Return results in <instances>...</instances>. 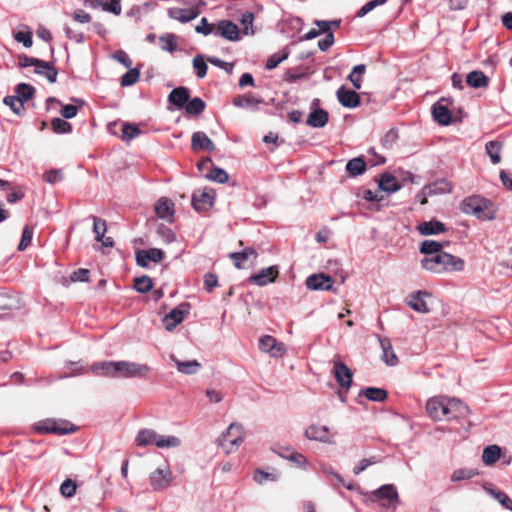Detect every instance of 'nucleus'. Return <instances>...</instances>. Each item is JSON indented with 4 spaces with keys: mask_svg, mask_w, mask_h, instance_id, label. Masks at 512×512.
Here are the masks:
<instances>
[{
    "mask_svg": "<svg viewBox=\"0 0 512 512\" xmlns=\"http://www.w3.org/2000/svg\"><path fill=\"white\" fill-rule=\"evenodd\" d=\"M277 275V268L275 266H270L268 268L262 269L257 274L250 276L248 281L257 286H265L269 283L274 282Z\"/></svg>",
    "mask_w": 512,
    "mask_h": 512,
    "instance_id": "aec40b11",
    "label": "nucleus"
},
{
    "mask_svg": "<svg viewBox=\"0 0 512 512\" xmlns=\"http://www.w3.org/2000/svg\"><path fill=\"white\" fill-rule=\"evenodd\" d=\"M501 455V449L497 445H490L483 450L482 460L486 465H492Z\"/></svg>",
    "mask_w": 512,
    "mask_h": 512,
    "instance_id": "ea45409f",
    "label": "nucleus"
},
{
    "mask_svg": "<svg viewBox=\"0 0 512 512\" xmlns=\"http://www.w3.org/2000/svg\"><path fill=\"white\" fill-rule=\"evenodd\" d=\"M338 101L343 107L356 108L360 105V95L355 90L347 89L345 86H341L336 91Z\"/></svg>",
    "mask_w": 512,
    "mask_h": 512,
    "instance_id": "ddd939ff",
    "label": "nucleus"
},
{
    "mask_svg": "<svg viewBox=\"0 0 512 512\" xmlns=\"http://www.w3.org/2000/svg\"><path fill=\"white\" fill-rule=\"evenodd\" d=\"M153 287L152 279L149 276L143 275L136 277L134 280V288L139 293H147Z\"/></svg>",
    "mask_w": 512,
    "mask_h": 512,
    "instance_id": "8fccbe9b",
    "label": "nucleus"
},
{
    "mask_svg": "<svg viewBox=\"0 0 512 512\" xmlns=\"http://www.w3.org/2000/svg\"><path fill=\"white\" fill-rule=\"evenodd\" d=\"M193 67L198 78L206 76L208 67L202 55H196L193 58Z\"/></svg>",
    "mask_w": 512,
    "mask_h": 512,
    "instance_id": "4d7b16f0",
    "label": "nucleus"
},
{
    "mask_svg": "<svg viewBox=\"0 0 512 512\" xmlns=\"http://www.w3.org/2000/svg\"><path fill=\"white\" fill-rule=\"evenodd\" d=\"M320 100L315 98L311 102V112L309 113L306 124L312 128H322L329 121V114L326 110L319 108Z\"/></svg>",
    "mask_w": 512,
    "mask_h": 512,
    "instance_id": "9d476101",
    "label": "nucleus"
},
{
    "mask_svg": "<svg viewBox=\"0 0 512 512\" xmlns=\"http://www.w3.org/2000/svg\"><path fill=\"white\" fill-rule=\"evenodd\" d=\"M155 212L159 218L170 219L174 213V204L167 198H160L155 205Z\"/></svg>",
    "mask_w": 512,
    "mask_h": 512,
    "instance_id": "2f4dec72",
    "label": "nucleus"
},
{
    "mask_svg": "<svg viewBox=\"0 0 512 512\" xmlns=\"http://www.w3.org/2000/svg\"><path fill=\"white\" fill-rule=\"evenodd\" d=\"M422 191L427 196L445 194L452 191V185L446 179H439L424 186Z\"/></svg>",
    "mask_w": 512,
    "mask_h": 512,
    "instance_id": "5701e85b",
    "label": "nucleus"
},
{
    "mask_svg": "<svg viewBox=\"0 0 512 512\" xmlns=\"http://www.w3.org/2000/svg\"><path fill=\"white\" fill-rule=\"evenodd\" d=\"M140 134V129L135 124L124 123L122 127V137L125 140H132Z\"/></svg>",
    "mask_w": 512,
    "mask_h": 512,
    "instance_id": "052dcab7",
    "label": "nucleus"
},
{
    "mask_svg": "<svg viewBox=\"0 0 512 512\" xmlns=\"http://www.w3.org/2000/svg\"><path fill=\"white\" fill-rule=\"evenodd\" d=\"M191 147L194 151L206 150L214 151L215 145L213 141L201 131L194 132L191 138Z\"/></svg>",
    "mask_w": 512,
    "mask_h": 512,
    "instance_id": "4be33fe9",
    "label": "nucleus"
},
{
    "mask_svg": "<svg viewBox=\"0 0 512 512\" xmlns=\"http://www.w3.org/2000/svg\"><path fill=\"white\" fill-rule=\"evenodd\" d=\"M170 360L174 362L177 370L185 375L196 374L201 368V364L197 360L180 361L175 355H170Z\"/></svg>",
    "mask_w": 512,
    "mask_h": 512,
    "instance_id": "393cba45",
    "label": "nucleus"
},
{
    "mask_svg": "<svg viewBox=\"0 0 512 512\" xmlns=\"http://www.w3.org/2000/svg\"><path fill=\"white\" fill-rule=\"evenodd\" d=\"M116 369H118L116 361L97 362L91 366V371L95 375H104L113 378H117Z\"/></svg>",
    "mask_w": 512,
    "mask_h": 512,
    "instance_id": "a878e982",
    "label": "nucleus"
},
{
    "mask_svg": "<svg viewBox=\"0 0 512 512\" xmlns=\"http://www.w3.org/2000/svg\"><path fill=\"white\" fill-rule=\"evenodd\" d=\"M77 485L71 479H66L60 486V493L66 498H71L76 493Z\"/></svg>",
    "mask_w": 512,
    "mask_h": 512,
    "instance_id": "680f3d73",
    "label": "nucleus"
},
{
    "mask_svg": "<svg viewBox=\"0 0 512 512\" xmlns=\"http://www.w3.org/2000/svg\"><path fill=\"white\" fill-rule=\"evenodd\" d=\"M334 280L325 274H313L306 280V285L311 290L329 291L333 288Z\"/></svg>",
    "mask_w": 512,
    "mask_h": 512,
    "instance_id": "4468645a",
    "label": "nucleus"
},
{
    "mask_svg": "<svg viewBox=\"0 0 512 512\" xmlns=\"http://www.w3.org/2000/svg\"><path fill=\"white\" fill-rule=\"evenodd\" d=\"M34 429L39 434L67 435L76 432L77 426L68 420L47 418L36 422Z\"/></svg>",
    "mask_w": 512,
    "mask_h": 512,
    "instance_id": "20e7f679",
    "label": "nucleus"
},
{
    "mask_svg": "<svg viewBox=\"0 0 512 512\" xmlns=\"http://www.w3.org/2000/svg\"><path fill=\"white\" fill-rule=\"evenodd\" d=\"M366 162L363 158L357 157L349 160L346 164V171L351 177L362 175L366 171Z\"/></svg>",
    "mask_w": 512,
    "mask_h": 512,
    "instance_id": "c9c22d12",
    "label": "nucleus"
},
{
    "mask_svg": "<svg viewBox=\"0 0 512 512\" xmlns=\"http://www.w3.org/2000/svg\"><path fill=\"white\" fill-rule=\"evenodd\" d=\"M117 378H133L145 377L148 375L150 368L145 364H138L129 361H116Z\"/></svg>",
    "mask_w": 512,
    "mask_h": 512,
    "instance_id": "0eeeda50",
    "label": "nucleus"
},
{
    "mask_svg": "<svg viewBox=\"0 0 512 512\" xmlns=\"http://www.w3.org/2000/svg\"><path fill=\"white\" fill-rule=\"evenodd\" d=\"M478 475L477 470L472 468H461L453 471L451 475L452 482H458L462 480H468Z\"/></svg>",
    "mask_w": 512,
    "mask_h": 512,
    "instance_id": "09e8293b",
    "label": "nucleus"
},
{
    "mask_svg": "<svg viewBox=\"0 0 512 512\" xmlns=\"http://www.w3.org/2000/svg\"><path fill=\"white\" fill-rule=\"evenodd\" d=\"M250 256H257L256 251L253 248H246L241 252L230 253L229 257L234 261L236 268H241V262L246 261Z\"/></svg>",
    "mask_w": 512,
    "mask_h": 512,
    "instance_id": "a18cd8bd",
    "label": "nucleus"
},
{
    "mask_svg": "<svg viewBox=\"0 0 512 512\" xmlns=\"http://www.w3.org/2000/svg\"><path fill=\"white\" fill-rule=\"evenodd\" d=\"M150 484L155 491L167 488L172 481V472L167 465L158 467L150 474Z\"/></svg>",
    "mask_w": 512,
    "mask_h": 512,
    "instance_id": "f8f14e48",
    "label": "nucleus"
},
{
    "mask_svg": "<svg viewBox=\"0 0 512 512\" xmlns=\"http://www.w3.org/2000/svg\"><path fill=\"white\" fill-rule=\"evenodd\" d=\"M427 296H429V294L425 291H417L416 293H412L409 297L410 299L408 301V305L416 312L428 313L429 308L424 300V297Z\"/></svg>",
    "mask_w": 512,
    "mask_h": 512,
    "instance_id": "cd10ccee",
    "label": "nucleus"
},
{
    "mask_svg": "<svg viewBox=\"0 0 512 512\" xmlns=\"http://www.w3.org/2000/svg\"><path fill=\"white\" fill-rule=\"evenodd\" d=\"M184 107L188 114L197 116L205 110L206 104L200 97H194L189 99Z\"/></svg>",
    "mask_w": 512,
    "mask_h": 512,
    "instance_id": "58836bf2",
    "label": "nucleus"
},
{
    "mask_svg": "<svg viewBox=\"0 0 512 512\" xmlns=\"http://www.w3.org/2000/svg\"><path fill=\"white\" fill-rule=\"evenodd\" d=\"M360 395H363L368 400L374 402H383L388 397V393L386 390L377 387H367L360 392Z\"/></svg>",
    "mask_w": 512,
    "mask_h": 512,
    "instance_id": "4c0bfd02",
    "label": "nucleus"
},
{
    "mask_svg": "<svg viewBox=\"0 0 512 512\" xmlns=\"http://www.w3.org/2000/svg\"><path fill=\"white\" fill-rule=\"evenodd\" d=\"M200 14V10L197 7L183 9L178 7H173L168 9V16L171 19L177 20L181 23H188L194 19H196Z\"/></svg>",
    "mask_w": 512,
    "mask_h": 512,
    "instance_id": "a211bd4d",
    "label": "nucleus"
},
{
    "mask_svg": "<svg viewBox=\"0 0 512 512\" xmlns=\"http://www.w3.org/2000/svg\"><path fill=\"white\" fill-rule=\"evenodd\" d=\"M140 76L137 68H129V70L121 77V86L127 87L135 84Z\"/></svg>",
    "mask_w": 512,
    "mask_h": 512,
    "instance_id": "5fc2aeb1",
    "label": "nucleus"
},
{
    "mask_svg": "<svg viewBox=\"0 0 512 512\" xmlns=\"http://www.w3.org/2000/svg\"><path fill=\"white\" fill-rule=\"evenodd\" d=\"M93 219V232L95 240L101 242L104 247H113L114 241L111 237H105L107 231V223L104 219L92 216Z\"/></svg>",
    "mask_w": 512,
    "mask_h": 512,
    "instance_id": "6ab92c4d",
    "label": "nucleus"
},
{
    "mask_svg": "<svg viewBox=\"0 0 512 512\" xmlns=\"http://www.w3.org/2000/svg\"><path fill=\"white\" fill-rule=\"evenodd\" d=\"M305 436L312 441L331 444L332 440L327 426L310 425L305 430Z\"/></svg>",
    "mask_w": 512,
    "mask_h": 512,
    "instance_id": "412c9836",
    "label": "nucleus"
},
{
    "mask_svg": "<svg viewBox=\"0 0 512 512\" xmlns=\"http://www.w3.org/2000/svg\"><path fill=\"white\" fill-rule=\"evenodd\" d=\"M388 0H371L363 5L357 12L358 17H364L378 6L384 5Z\"/></svg>",
    "mask_w": 512,
    "mask_h": 512,
    "instance_id": "e2e57ef3",
    "label": "nucleus"
},
{
    "mask_svg": "<svg viewBox=\"0 0 512 512\" xmlns=\"http://www.w3.org/2000/svg\"><path fill=\"white\" fill-rule=\"evenodd\" d=\"M378 186L380 190L388 193L396 192L401 188L396 177L390 174H383L379 180Z\"/></svg>",
    "mask_w": 512,
    "mask_h": 512,
    "instance_id": "72a5a7b5",
    "label": "nucleus"
},
{
    "mask_svg": "<svg viewBox=\"0 0 512 512\" xmlns=\"http://www.w3.org/2000/svg\"><path fill=\"white\" fill-rule=\"evenodd\" d=\"M33 238V229L26 225L22 230L20 242L18 244V250L24 251L30 244Z\"/></svg>",
    "mask_w": 512,
    "mask_h": 512,
    "instance_id": "13d9d810",
    "label": "nucleus"
},
{
    "mask_svg": "<svg viewBox=\"0 0 512 512\" xmlns=\"http://www.w3.org/2000/svg\"><path fill=\"white\" fill-rule=\"evenodd\" d=\"M215 35L229 41H237L239 39V28L230 20H221L217 24Z\"/></svg>",
    "mask_w": 512,
    "mask_h": 512,
    "instance_id": "dca6fc26",
    "label": "nucleus"
},
{
    "mask_svg": "<svg viewBox=\"0 0 512 512\" xmlns=\"http://www.w3.org/2000/svg\"><path fill=\"white\" fill-rule=\"evenodd\" d=\"M44 180L49 184H56L63 180V172L61 169H52L44 174Z\"/></svg>",
    "mask_w": 512,
    "mask_h": 512,
    "instance_id": "0e129e2a",
    "label": "nucleus"
},
{
    "mask_svg": "<svg viewBox=\"0 0 512 512\" xmlns=\"http://www.w3.org/2000/svg\"><path fill=\"white\" fill-rule=\"evenodd\" d=\"M366 72L365 64H358L353 67L351 73L348 75L347 79L351 82L355 90H359L362 87L363 75Z\"/></svg>",
    "mask_w": 512,
    "mask_h": 512,
    "instance_id": "e433bc0d",
    "label": "nucleus"
},
{
    "mask_svg": "<svg viewBox=\"0 0 512 512\" xmlns=\"http://www.w3.org/2000/svg\"><path fill=\"white\" fill-rule=\"evenodd\" d=\"M464 265L465 262L462 258L444 251L431 256H425L421 260V267L433 273L461 271L464 269Z\"/></svg>",
    "mask_w": 512,
    "mask_h": 512,
    "instance_id": "f03ea898",
    "label": "nucleus"
},
{
    "mask_svg": "<svg viewBox=\"0 0 512 512\" xmlns=\"http://www.w3.org/2000/svg\"><path fill=\"white\" fill-rule=\"evenodd\" d=\"M19 65L21 67L34 66L36 68L37 65L44 67L46 66V61L23 55L19 58Z\"/></svg>",
    "mask_w": 512,
    "mask_h": 512,
    "instance_id": "69168bd1",
    "label": "nucleus"
},
{
    "mask_svg": "<svg viewBox=\"0 0 512 512\" xmlns=\"http://www.w3.org/2000/svg\"><path fill=\"white\" fill-rule=\"evenodd\" d=\"M136 443L138 446L155 445L158 448H175L181 445V440L172 435H159L152 429H142L137 433Z\"/></svg>",
    "mask_w": 512,
    "mask_h": 512,
    "instance_id": "7ed1b4c3",
    "label": "nucleus"
},
{
    "mask_svg": "<svg viewBox=\"0 0 512 512\" xmlns=\"http://www.w3.org/2000/svg\"><path fill=\"white\" fill-rule=\"evenodd\" d=\"M35 73L45 76L50 83H55L57 80L58 71L49 62H46V66L44 67L37 65Z\"/></svg>",
    "mask_w": 512,
    "mask_h": 512,
    "instance_id": "49530a36",
    "label": "nucleus"
},
{
    "mask_svg": "<svg viewBox=\"0 0 512 512\" xmlns=\"http://www.w3.org/2000/svg\"><path fill=\"white\" fill-rule=\"evenodd\" d=\"M244 440L243 427L241 424L231 423L226 432L222 433L217 439V444L222 447L226 454L233 451Z\"/></svg>",
    "mask_w": 512,
    "mask_h": 512,
    "instance_id": "39448f33",
    "label": "nucleus"
},
{
    "mask_svg": "<svg viewBox=\"0 0 512 512\" xmlns=\"http://www.w3.org/2000/svg\"><path fill=\"white\" fill-rule=\"evenodd\" d=\"M262 99L256 97L252 93L238 95L233 99V105L238 108H251L256 109L262 103Z\"/></svg>",
    "mask_w": 512,
    "mask_h": 512,
    "instance_id": "c85d7f7f",
    "label": "nucleus"
},
{
    "mask_svg": "<svg viewBox=\"0 0 512 512\" xmlns=\"http://www.w3.org/2000/svg\"><path fill=\"white\" fill-rule=\"evenodd\" d=\"M214 30V24L209 23L208 20L203 17L200 21V24L195 27V31L199 34H203L205 36L211 34Z\"/></svg>",
    "mask_w": 512,
    "mask_h": 512,
    "instance_id": "774afa93",
    "label": "nucleus"
},
{
    "mask_svg": "<svg viewBox=\"0 0 512 512\" xmlns=\"http://www.w3.org/2000/svg\"><path fill=\"white\" fill-rule=\"evenodd\" d=\"M502 144L498 141H489L485 145L486 153L491 159V162L493 164H497L501 160L500 156V150H501Z\"/></svg>",
    "mask_w": 512,
    "mask_h": 512,
    "instance_id": "37998d69",
    "label": "nucleus"
},
{
    "mask_svg": "<svg viewBox=\"0 0 512 512\" xmlns=\"http://www.w3.org/2000/svg\"><path fill=\"white\" fill-rule=\"evenodd\" d=\"M3 103L8 106L16 115H21L24 111V104L21 103L19 97L6 96L3 99Z\"/></svg>",
    "mask_w": 512,
    "mask_h": 512,
    "instance_id": "3c124183",
    "label": "nucleus"
},
{
    "mask_svg": "<svg viewBox=\"0 0 512 512\" xmlns=\"http://www.w3.org/2000/svg\"><path fill=\"white\" fill-rule=\"evenodd\" d=\"M421 235H437L446 231L445 225L437 220L425 221L417 227Z\"/></svg>",
    "mask_w": 512,
    "mask_h": 512,
    "instance_id": "bb28decb",
    "label": "nucleus"
},
{
    "mask_svg": "<svg viewBox=\"0 0 512 512\" xmlns=\"http://www.w3.org/2000/svg\"><path fill=\"white\" fill-rule=\"evenodd\" d=\"M466 83L473 88H483L488 86L489 78L482 71L474 70L467 74Z\"/></svg>",
    "mask_w": 512,
    "mask_h": 512,
    "instance_id": "473e14b6",
    "label": "nucleus"
},
{
    "mask_svg": "<svg viewBox=\"0 0 512 512\" xmlns=\"http://www.w3.org/2000/svg\"><path fill=\"white\" fill-rule=\"evenodd\" d=\"M380 462H381V457H378V456L364 458L353 468V473H354V475H359L364 470H366L369 466L380 463Z\"/></svg>",
    "mask_w": 512,
    "mask_h": 512,
    "instance_id": "864d4df0",
    "label": "nucleus"
},
{
    "mask_svg": "<svg viewBox=\"0 0 512 512\" xmlns=\"http://www.w3.org/2000/svg\"><path fill=\"white\" fill-rule=\"evenodd\" d=\"M420 252L425 256H431L442 252V244L434 240H424L419 248Z\"/></svg>",
    "mask_w": 512,
    "mask_h": 512,
    "instance_id": "79ce46f5",
    "label": "nucleus"
},
{
    "mask_svg": "<svg viewBox=\"0 0 512 512\" xmlns=\"http://www.w3.org/2000/svg\"><path fill=\"white\" fill-rule=\"evenodd\" d=\"M214 191L212 189H199L192 194L191 204L197 212H204L213 206Z\"/></svg>",
    "mask_w": 512,
    "mask_h": 512,
    "instance_id": "9b49d317",
    "label": "nucleus"
},
{
    "mask_svg": "<svg viewBox=\"0 0 512 512\" xmlns=\"http://www.w3.org/2000/svg\"><path fill=\"white\" fill-rule=\"evenodd\" d=\"M161 49L174 52L177 49L176 36L174 34H166L160 37Z\"/></svg>",
    "mask_w": 512,
    "mask_h": 512,
    "instance_id": "bf43d9fd",
    "label": "nucleus"
},
{
    "mask_svg": "<svg viewBox=\"0 0 512 512\" xmlns=\"http://www.w3.org/2000/svg\"><path fill=\"white\" fill-rule=\"evenodd\" d=\"M426 412L432 420L442 421L463 418L468 415L469 408L457 398L436 396L427 400Z\"/></svg>",
    "mask_w": 512,
    "mask_h": 512,
    "instance_id": "f257e3e1",
    "label": "nucleus"
},
{
    "mask_svg": "<svg viewBox=\"0 0 512 512\" xmlns=\"http://www.w3.org/2000/svg\"><path fill=\"white\" fill-rule=\"evenodd\" d=\"M253 478H254L255 482H257L258 484H263L267 480H270V481H276L277 480V476L275 474L265 472V471H263L261 469H257L254 472V477Z\"/></svg>",
    "mask_w": 512,
    "mask_h": 512,
    "instance_id": "338daca9",
    "label": "nucleus"
},
{
    "mask_svg": "<svg viewBox=\"0 0 512 512\" xmlns=\"http://www.w3.org/2000/svg\"><path fill=\"white\" fill-rule=\"evenodd\" d=\"M207 178L217 183L223 184L228 181L229 176L224 169L215 167L211 169V171L207 174Z\"/></svg>",
    "mask_w": 512,
    "mask_h": 512,
    "instance_id": "6e6d98bb",
    "label": "nucleus"
},
{
    "mask_svg": "<svg viewBox=\"0 0 512 512\" xmlns=\"http://www.w3.org/2000/svg\"><path fill=\"white\" fill-rule=\"evenodd\" d=\"M490 201L478 196H468L464 198L460 204V209L463 213L476 216L477 218L486 219L485 211L487 210Z\"/></svg>",
    "mask_w": 512,
    "mask_h": 512,
    "instance_id": "423d86ee",
    "label": "nucleus"
},
{
    "mask_svg": "<svg viewBox=\"0 0 512 512\" xmlns=\"http://www.w3.org/2000/svg\"><path fill=\"white\" fill-rule=\"evenodd\" d=\"M51 128L56 134H67L72 131V125L59 117H55L51 120Z\"/></svg>",
    "mask_w": 512,
    "mask_h": 512,
    "instance_id": "de8ad7c7",
    "label": "nucleus"
},
{
    "mask_svg": "<svg viewBox=\"0 0 512 512\" xmlns=\"http://www.w3.org/2000/svg\"><path fill=\"white\" fill-rule=\"evenodd\" d=\"M190 98V91L184 86L174 88L168 95V101L177 108H183Z\"/></svg>",
    "mask_w": 512,
    "mask_h": 512,
    "instance_id": "b1692460",
    "label": "nucleus"
},
{
    "mask_svg": "<svg viewBox=\"0 0 512 512\" xmlns=\"http://www.w3.org/2000/svg\"><path fill=\"white\" fill-rule=\"evenodd\" d=\"M373 495L377 500L383 501V507L395 510L399 504V495L393 484L382 485L373 492Z\"/></svg>",
    "mask_w": 512,
    "mask_h": 512,
    "instance_id": "6e6552de",
    "label": "nucleus"
},
{
    "mask_svg": "<svg viewBox=\"0 0 512 512\" xmlns=\"http://www.w3.org/2000/svg\"><path fill=\"white\" fill-rule=\"evenodd\" d=\"M186 308V311L189 308V304L184 303L174 309H172L168 314H166L163 318V324L165 329L168 331H172L178 324H180L184 319L185 311L183 308Z\"/></svg>",
    "mask_w": 512,
    "mask_h": 512,
    "instance_id": "f3484780",
    "label": "nucleus"
},
{
    "mask_svg": "<svg viewBox=\"0 0 512 512\" xmlns=\"http://www.w3.org/2000/svg\"><path fill=\"white\" fill-rule=\"evenodd\" d=\"M164 258V252L158 248H151L148 250H140L136 253V262L141 267H147L149 263H158Z\"/></svg>",
    "mask_w": 512,
    "mask_h": 512,
    "instance_id": "2eb2a0df",
    "label": "nucleus"
},
{
    "mask_svg": "<svg viewBox=\"0 0 512 512\" xmlns=\"http://www.w3.org/2000/svg\"><path fill=\"white\" fill-rule=\"evenodd\" d=\"M239 20H240L241 24L243 25L242 32L245 35L254 34V30H253L254 14L252 12H250V11L244 12L241 15Z\"/></svg>",
    "mask_w": 512,
    "mask_h": 512,
    "instance_id": "603ef678",
    "label": "nucleus"
},
{
    "mask_svg": "<svg viewBox=\"0 0 512 512\" xmlns=\"http://www.w3.org/2000/svg\"><path fill=\"white\" fill-rule=\"evenodd\" d=\"M289 56L288 48H284L280 53H274L266 61L265 68L267 70L275 69L282 61L286 60Z\"/></svg>",
    "mask_w": 512,
    "mask_h": 512,
    "instance_id": "c03bdc74",
    "label": "nucleus"
},
{
    "mask_svg": "<svg viewBox=\"0 0 512 512\" xmlns=\"http://www.w3.org/2000/svg\"><path fill=\"white\" fill-rule=\"evenodd\" d=\"M379 341L382 348V360L388 366H396L398 364V357L393 350L390 340L380 338Z\"/></svg>",
    "mask_w": 512,
    "mask_h": 512,
    "instance_id": "c756f323",
    "label": "nucleus"
},
{
    "mask_svg": "<svg viewBox=\"0 0 512 512\" xmlns=\"http://www.w3.org/2000/svg\"><path fill=\"white\" fill-rule=\"evenodd\" d=\"M432 114L434 120L440 125L447 126L452 122V117L449 109L439 102L433 105Z\"/></svg>",
    "mask_w": 512,
    "mask_h": 512,
    "instance_id": "7c9ffc66",
    "label": "nucleus"
},
{
    "mask_svg": "<svg viewBox=\"0 0 512 512\" xmlns=\"http://www.w3.org/2000/svg\"><path fill=\"white\" fill-rule=\"evenodd\" d=\"M15 97H19L21 103L24 104L27 100L31 99L35 93V88L30 84L20 83L16 86Z\"/></svg>",
    "mask_w": 512,
    "mask_h": 512,
    "instance_id": "a19ab883",
    "label": "nucleus"
},
{
    "mask_svg": "<svg viewBox=\"0 0 512 512\" xmlns=\"http://www.w3.org/2000/svg\"><path fill=\"white\" fill-rule=\"evenodd\" d=\"M332 373L340 389L348 391V389L351 387L353 379V373L351 369L339 359H334Z\"/></svg>",
    "mask_w": 512,
    "mask_h": 512,
    "instance_id": "1a4fd4ad",
    "label": "nucleus"
},
{
    "mask_svg": "<svg viewBox=\"0 0 512 512\" xmlns=\"http://www.w3.org/2000/svg\"><path fill=\"white\" fill-rule=\"evenodd\" d=\"M259 349L262 352L270 353L272 356H277L280 348L277 347V341L274 337L265 335L259 339Z\"/></svg>",
    "mask_w": 512,
    "mask_h": 512,
    "instance_id": "f704fd0d",
    "label": "nucleus"
}]
</instances>
